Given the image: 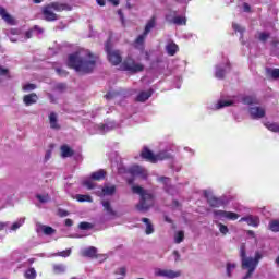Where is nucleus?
I'll use <instances>...</instances> for the list:
<instances>
[{"label": "nucleus", "instance_id": "1", "mask_svg": "<svg viewBox=\"0 0 279 279\" xmlns=\"http://www.w3.org/2000/svg\"><path fill=\"white\" fill-rule=\"evenodd\" d=\"M244 104L245 106H250L248 114L251 119H263L266 114L265 108L260 106H256V98L252 96H232L228 98H220L216 105H214V110H221L222 108H228L230 106H236V104Z\"/></svg>", "mask_w": 279, "mask_h": 279}, {"label": "nucleus", "instance_id": "2", "mask_svg": "<svg viewBox=\"0 0 279 279\" xmlns=\"http://www.w3.org/2000/svg\"><path fill=\"white\" fill-rule=\"evenodd\" d=\"M97 64V56L90 50L74 52L68 58V66L74 69L76 73H92Z\"/></svg>", "mask_w": 279, "mask_h": 279}, {"label": "nucleus", "instance_id": "3", "mask_svg": "<svg viewBox=\"0 0 279 279\" xmlns=\"http://www.w3.org/2000/svg\"><path fill=\"white\" fill-rule=\"evenodd\" d=\"M240 258L242 263V269L247 270L243 279H250L252 278V274L256 271V267H258V263H260V258H263V255L260 254V252H256L255 257H247V255L245 254V244H241Z\"/></svg>", "mask_w": 279, "mask_h": 279}, {"label": "nucleus", "instance_id": "4", "mask_svg": "<svg viewBox=\"0 0 279 279\" xmlns=\"http://www.w3.org/2000/svg\"><path fill=\"white\" fill-rule=\"evenodd\" d=\"M175 151L174 145H169L166 147V149L159 151L158 154L154 155L149 148L144 147L141 156L144 160H147V162H151L153 165H156V162H160L162 160H169L170 158H173V153Z\"/></svg>", "mask_w": 279, "mask_h": 279}, {"label": "nucleus", "instance_id": "5", "mask_svg": "<svg viewBox=\"0 0 279 279\" xmlns=\"http://www.w3.org/2000/svg\"><path fill=\"white\" fill-rule=\"evenodd\" d=\"M73 8L68 3L62 2H51L41 9V14L44 16V21L53 22L58 21V14L54 12H71Z\"/></svg>", "mask_w": 279, "mask_h": 279}, {"label": "nucleus", "instance_id": "6", "mask_svg": "<svg viewBox=\"0 0 279 279\" xmlns=\"http://www.w3.org/2000/svg\"><path fill=\"white\" fill-rule=\"evenodd\" d=\"M132 191L135 193V195L141 196L140 203L136 205V209L140 213H147V210L154 206V194L138 185H133Z\"/></svg>", "mask_w": 279, "mask_h": 279}, {"label": "nucleus", "instance_id": "7", "mask_svg": "<svg viewBox=\"0 0 279 279\" xmlns=\"http://www.w3.org/2000/svg\"><path fill=\"white\" fill-rule=\"evenodd\" d=\"M156 27V17H151L143 32L142 35H140L135 41H134V47L135 49H140V51H143L145 49V39L147 38L149 32H151Z\"/></svg>", "mask_w": 279, "mask_h": 279}, {"label": "nucleus", "instance_id": "8", "mask_svg": "<svg viewBox=\"0 0 279 279\" xmlns=\"http://www.w3.org/2000/svg\"><path fill=\"white\" fill-rule=\"evenodd\" d=\"M117 128H119V123L114 121H108L105 124L89 123L88 132L89 134H106L110 130H117Z\"/></svg>", "mask_w": 279, "mask_h": 279}, {"label": "nucleus", "instance_id": "9", "mask_svg": "<svg viewBox=\"0 0 279 279\" xmlns=\"http://www.w3.org/2000/svg\"><path fill=\"white\" fill-rule=\"evenodd\" d=\"M122 70L128 71L129 73H141L142 71H145V65L141 62H135L134 59L128 57L122 63Z\"/></svg>", "mask_w": 279, "mask_h": 279}, {"label": "nucleus", "instance_id": "10", "mask_svg": "<svg viewBox=\"0 0 279 279\" xmlns=\"http://www.w3.org/2000/svg\"><path fill=\"white\" fill-rule=\"evenodd\" d=\"M213 215L216 221H236L240 217L239 214L234 211H226L221 209L214 210Z\"/></svg>", "mask_w": 279, "mask_h": 279}, {"label": "nucleus", "instance_id": "11", "mask_svg": "<svg viewBox=\"0 0 279 279\" xmlns=\"http://www.w3.org/2000/svg\"><path fill=\"white\" fill-rule=\"evenodd\" d=\"M114 193H117V185L110 183H105L102 187L100 186L94 192L97 197H112Z\"/></svg>", "mask_w": 279, "mask_h": 279}, {"label": "nucleus", "instance_id": "12", "mask_svg": "<svg viewBox=\"0 0 279 279\" xmlns=\"http://www.w3.org/2000/svg\"><path fill=\"white\" fill-rule=\"evenodd\" d=\"M230 61L228 59H223L221 63H218L215 68V77L217 80H223L228 73H230Z\"/></svg>", "mask_w": 279, "mask_h": 279}, {"label": "nucleus", "instance_id": "13", "mask_svg": "<svg viewBox=\"0 0 279 279\" xmlns=\"http://www.w3.org/2000/svg\"><path fill=\"white\" fill-rule=\"evenodd\" d=\"M105 49L107 52V57L109 62H111V64H113L114 66H117L118 64H121V52L119 50H112L110 49V41H107L105 45Z\"/></svg>", "mask_w": 279, "mask_h": 279}, {"label": "nucleus", "instance_id": "14", "mask_svg": "<svg viewBox=\"0 0 279 279\" xmlns=\"http://www.w3.org/2000/svg\"><path fill=\"white\" fill-rule=\"evenodd\" d=\"M166 21L170 25H186V16L179 15L177 11H169L166 14Z\"/></svg>", "mask_w": 279, "mask_h": 279}, {"label": "nucleus", "instance_id": "15", "mask_svg": "<svg viewBox=\"0 0 279 279\" xmlns=\"http://www.w3.org/2000/svg\"><path fill=\"white\" fill-rule=\"evenodd\" d=\"M157 182L163 186V191L169 195H173V193H175V187L171 185V179L167 177H159L157 178Z\"/></svg>", "mask_w": 279, "mask_h": 279}, {"label": "nucleus", "instance_id": "16", "mask_svg": "<svg viewBox=\"0 0 279 279\" xmlns=\"http://www.w3.org/2000/svg\"><path fill=\"white\" fill-rule=\"evenodd\" d=\"M155 276H160L161 278H180L182 276V272L180 270H167V269H158L155 272Z\"/></svg>", "mask_w": 279, "mask_h": 279}, {"label": "nucleus", "instance_id": "17", "mask_svg": "<svg viewBox=\"0 0 279 279\" xmlns=\"http://www.w3.org/2000/svg\"><path fill=\"white\" fill-rule=\"evenodd\" d=\"M204 195L207 199V203L209 204V206H211L213 208H219L220 206H223V203L221 202V198H217L215 196L210 195V192L205 191Z\"/></svg>", "mask_w": 279, "mask_h": 279}, {"label": "nucleus", "instance_id": "18", "mask_svg": "<svg viewBox=\"0 0 279 279\" xmlns=\"http://www.w3.org/2000/svg\"><path fill=\"white\" fill-rule=\"evenodd\" d=\"M129 172L131 175H137L140 178H143V180H147V170L141 166H132L129 169Z\"/></svg>", "mask_w": 279, "mask_h": 279}, {"label": "nucleus", "instance_id": "19", "mask_svg": "<svg viewBox=\"0 0 279 279\" xmlns=\"http://www.w3.org/2000/svg\"><path fill=\"white\" fill-rule=\"evenodd\" d=\"M243 221H245L247 226H252L253 228H258V226H260V218L258 216L248 215L246 217H242L240 219V222H243Z\"/></svg>", "mask_w": 279, "mask_h": 279}, {"label": "nucleus", "instance_id": "20", "mask_svg": "<svg viewBox=\"0 0 279 279\" xmlns=\"http://www.w3.org/2000/svg\"><path fill=\"white\" fill-rule=\"evenodd\" d=\"M0 16L8 25H14V17L3 7H0Z\"/></svg>", "mask_w": 279, "mask_h": 279}, {"label": "nucleus", "instance_id": "21", "mask_svg": "<svg viewBox=\"0 0 279 279\" xmlns=\"http://www.w3.org/2000/svg\"><path fill=\"white\" fill-rule=\"evenodd\" d=\"M51 130H60V123H58V113L50 112L48 116Z\"/></svg>", "mask_w": 279, "mask_h": 279}, {"label": "nucleus", "instance_id": "22", "mask_svg": "<svg viewBox=\"0 0 279 279\" xmlns=\"http://www.w3.org/2000/svg\"><path fill=\"white\" fill-rule=\"evenodd\" d=\"M179 48L178 45L173 41H168L166 45V52L168 53V56H174L175 53H178Z\"/></svg>", "mask_w": 279, "mask_h": 279}, {"label": "nucleus", "instance_id": "23", "mask_svg": "<svg viewBox=\"0 0 279 279\" xmlns=\"http://www.w3.org/2000/svg\"><path fill=\"white\" fill-rule=\"evenodd\" d=\"M82 256H87V258H95L97 256V248L95 246H89L82 251Z\"/></svg>", "mask_w": 279, "mask_h": 279}, {"label": "nucleus", "instance_id": "24", "mask_svg": "<svg viewBox=\"0 0 279 279\" xmlns=\"http://www.w3.org/2000/svg\"><path fill=\"white\" fill-rule=\"evenodd\" d=\"M37 232H44V234L50 236V234H56V229L47 227L45 225H38Z\"/></svg>", "mask_w": 279, "mask_h": 279}, {"label": "nucleus", "instance_id": "25", "mask_svg": "<svg viewBox=\"0 0 279 279\" xmlns=\"http://www.w3.org/2000/svg\"><path fill=\"white\" fill-rule=\"evenodd\" d=\"M106 179V170L100 169L90 174V180L101 181Z\"/></svg>", "mask_w": 279, "mask_h": 279}, {"label": "nucleus", "instance_id": "26", "mask_svg": "<svg viewBox=\"0 0 279 279\" xmlns=\"http://www.w3.org/2000/svg\"><path fill=\"white\" fill-rule=\"evenodd\" d=\"M151 95H154V90L149 89L147 92H141L137 97L136 100L141 101V102H145L147 101V99H149V97H151Z\"/></svg>", "mask_w": 279, "mask_h": 279}, {"label": "nucleus", "instance_id": "27", "mask_svg": "<svg viewBox=\"0 0 279 279\" xmlns=\"http://www.w3.org/2000/svg\"><path fill=\"white\" fill-rule=\"evenodd\" d=\"M36 101H38V95L35 93L24 96V104L26 106H32V104H36Z\"/></svg>", "mask_w": 279, "mask_h": 279}, {"label": "nucleus", "instance_id": "28", "mask_svg": "<svg viewBox=\"0 0 279 279\" xmlns=\"http://www.w3.org/2000/svg\"><path fill=\"white\" fill-rule=\"evenodd\" d=\"M101 204L107 215L114 217L116 213H114V209H112V205L110 204V201H102Z\"/></svg>", "mask_w": 279, "mask_h": 279}, {"label": "nucleus", "instance_id": "29", "mask_svg": "<svg viewBox=\"0 0 279 279\" xmlns=\"http://www.w3.org/2000/svg\"><path fill=\"white\" fill-rule=\"evenodd\" d=\"M61 156L62 158H71V156H73V149L68 145L61 146Z\"/></svg>", "mask_w": 279, "mask_h": 279}, {"label": "nucleus", "instance_id": "30", "mask_svg": "<svg viewBox=\"0 0 279 279\" xmlns=\"http://www.w3.org/2000/svg\"><path fill=\"white\" fill-rule=\"evenodd\" d=\"M143 223L146 225V234H154V225L149 221V218H143L142 219Z\"/></svg>", "mask_w": 279, "mask_h": 279}, {"label": "nucleus", "instance_id": "31", "mask_svg": "<svg viewBox=\"0 0 279 279\" xmlns=\"http://www.w3.org/2000/svg\"><path fill=\"white\" fill-rule=\"evenodd\" d=\"M266 73H267V75H269V77H271L272 80H279V69L267 68V69H266Z\"/></svg>", "mask_w": 279, "mask_h": 279}, {"label": "nucleus", "instance_id": "32", "mask_svg": "<svg viewBox=\"0 0 279 279\" xmlns=\"http://www.w3.org/2000/svg\"><path fill=\"white\" fill-rule=\"evenodd\" d=\"M111 167L112 169H117L118 173H123V165L119 162V157L116 158V160L111 159Z\"/></svg>", "mask_w": 279, "mask_h": 279}, {"label": "nucleus", "instance_id": "33", "mask_svg": "<svg viewBox=\"0 0 279 279\" xmlns=\"http://www.w3.org/2000/svg\"><path fill=\"white\" fill-rule=\"evenodd\" d=\"M216 226L218 227V230L221 234L226 235L230 230L228 229V226L219 222V220H215Z\"/></svg>", "mask_w": 279, "mask_h": 279}, {"label": "nucleus", "instance_id": "34", "mask_svg": "<svg viewBox=\"0 0 279 279\" xmlns=\"http://www.w3.org/2000/svg\"><path fill=\"white\" fill-rule=\"evenodd\" d=\"M37 276H38V274L36 272V269H34V268H28L24 274V278H26V279H36Z\"/></svg>", "mask_w": 279, "mask_h": 279}, {"label": "nucleus", "instance_id": "35", "mask_svg": "<svg viewBox=\"0 0 279 279\" xmlns=\"http://www.w3.org/2000/svg\"><path fill=\"white\" fill-rule=\"evenodd\" d=\"M76 202H89L93 203V197L86 194H77L75 196Z\"/></svg>", "mask_w": 279, "mask_h": 279}, {"label": "nucleus", "instance_id": "36", "mask_svg": "<svg viewBox=\"0 0 279 279\" xmlns=\"http://www.w3.org/2000/svg\"><path fill=\"white\" fill-rule=\"evenodd\" d=\"M36 197L40 204H47L48 202H51V196H49V194H37Z\"/></svg>", "mask_w": 279, "mask_h": 279}, {"label": "nucleus", "instance_id": "37", "mask_svg": "<svg viewBox=\"0 0 279 279\" xmlns=\"http://www.w3.org/2000/svg\"><path fill=\"white\" fill-rule=\"evenodd\" d=\"M268 228L271 232H279V219L271 220Z\"/></svg>", "mask_w": 279, "mask_h": 279}, {"label": "nucleus", "instance_id": "38", "mask_svg": "<svg viewBox=\"0 0 279 279\" xmlns=\"http://www.w3.org/2000/svg\"><path fill=\"white\" fill-rule=\"evenodd\" d=\"M265 125H266L267 130H269L270 132H276L279 134V124L278 123L267 122Z\"/></svg>", "mask_w": 279, "mask_h": 279}, {"label": "nucleus", "instance_id": "39", "mask_svg": "<svg viewBox=\"0 0 279 279\" xmlns=\"http://www.w3.org/2000/svg\"><path fill=\"white\" fill-rule=\"evenodd\" d=\"M23 223H25V218H20L19 220H16L15 222L12 223L11 230L12 231L19 230V228H21V226H23Z\"/></svg>", "mask_w": 279, "mask_h": 279}, {"label": "nucleus", "instance_id": "40", "mask_svg": "<svg viewBox=\"0 0 279 279\" xmlns=\"http://www.w3.org/2000/svg\"><path fill=\"white\" fill-rule=\"evenodd\" d=\"M184 241V231H178L174 233V243L180 244Z\"/></svg>", "mask_w": 279, "mask_h": 279}, {"label": "nucleus", "instance_id": "41", "mask_svg": "<svg viewBox=\"0 0 279 279\" xmlns=\"http://www.w3.org/2000/svg\"><path fill=\"white\" fill-rule=\"evenodd\" d=\"M34 32H37V34H43L44 29L40 26H34L32 31L26 32V39L32 38V34H34Z\"/></svg>", "mask_w": 279, "mask_h": 279}, {"label": "nucleus", "instance_id": "42", "mask_svg": "<svg viewBox=\"0 0 279 279\" xmlns=\"http://www.w3.org/2000/svg\"><path fill=\"white\" fill-rule=\"evenodd\" d=\"M53 271L54 274H64V271H66V267L64 264H57L53 266Z\"/></svg>", "mask_w": 279, "mask_h": 279}, {"label": "nucleus", "instance_id": "43", "mask_svg": "<svg viewBox=\"0 0 279 279\" xmlns=\"http://www.w3.org/2000/svg\"><path fill=\"white\" fill-rule=\"evenodd\" d=\"M236 269V264L234 263H228L227 264V276L229 278H232V271Z\"/></svg>", "mask_w": 279, "mask_h": 279}, {"label": "nucleus", "instance_id": "44", "mask_svg": "<svg viewBox=\"0 0 279 279\" xmlns=\"http://www.w3.org/2000/svg\"><path fill=\"white\" fill-rule=\"evenodd\" d=\"M53 256H61L62 258H69V256H71V248L56 253Z\"/></svg>", "mask_w": 279, "mask_h": 279}, {"label": "nucleus", "instance_id": "45", "mask_svg": "<svg viewBox=\"0 0 279 279\" xmlns=\"http://www.w3.org/2000/svg\"><path fill=\"white\" fill-rule=\"evenodd\" d=\"M3 77H10L8 69L0 66V82H3Z\"/></svg>", "mask_w": 279, "mask_h": 279}, {"label": "nucleus", "instance_id": "46", "mask_svg": "<svg viewBox=\"0 0 279 279\" xmlns=\"http://www.w3.org/2000/svg\"><path fill=\"white\" fill-rule=\"evenodd\" d=\"M83 185L86 186V189H88V191H93V189H95V183L90 180H85L83 182Z\"/></svg>", "mask_w": 279, "mask_h": 279}, {"label": "nucleus", "instance_id": "47", "mask_svg": "<svg viewBox=\"0 0 279 279\" xmlns=\"http://www.w3.org/2000/svg\"><path fill=\"white\" fill-rule=\"evenodd\" d=\"M232 27L234 29V32H239V34H241V36H243V32H245V28H243L241 25L233 23Z\"/></svg>", "mask_w": 279, "mask_h": 279}, {"label": "nucleus", "instance_id": "48", "mask_svg": "<svg viewBox=\"0 0 279 279\" xmlns=\"http://www.w3.org/2000/svg\"><path fill=\"white\" fill-rule=\"evenodd\" d=\"M56 73L60 77H66V75H69V72H66V70H62V68H56Z\"/></svg>", "mask_w": 279, "mask_h": 279}, {"label": "nucleus", "instance_id": "49", "mask_svg": "<svg viewBox=\"0 0 279 279\" xmlns=\"http://www.w3.org/2000/svg\"><path fill=\"white\" fill-rule=\"evenodd\" d=\"M78 228L81 230H90V228H93V225H90V222H81L78 225Z\"/></svg>", "mask_w": 279, "mask_h": 279}, {"label": "nucleus", "instance_id": "50", "mask_svg": "<svg viewBox=\"0 0 279 279\" xmlns=\"http://www.w3.org/2000/svg\"><path fill=\"white\" fill-rule=\"evenodd\" d=\"M105 97L106 99H116V97H119V92H109Z\"/></svg>", "mask_w": 279, "mask_h": 279}, {"label": "nucleus", "instance_id": "51", "mask_svg": "<svg viewBox=\"0 0 279 279\" xmlns=\"http://www.w3.org/2000/svg\"><path fill=\"white\" fill-rule=\"evenodd\" d=\"M23 90H25V92L36 90V85L32 84V83L26 84V85L23 86Z\"/></svg>", "mask_w": 279, "mask_h": 279}, {"label": "nucleus", "instance_id": "52", "mask_svg": "<svg viewBox=\"0 0 279 279\" xmlns=\"http://www.w3.org/2000/svg\"><path fill=\"white\" fill-rule=\"evenodd\" d=\"M259 40H262V43H265V40H267V38H269V33H259Z\"/></svg>", "mask_w": 279, "mask_h": 279}, {"label": "nucleus", "instance_id": "53", "mask_svg": "<svg viewBox=\"0 0 279 279\" xmlns=\"http://www.w3.org/2000/svg\"><path fill=\"white\" fill-rule=\"evenodd\" d=\"M274 56H277L279 58V43H276L272 49Z\"/></svg>", "mask_w": 279, "mask_h": 279}, {"label": "nucleus", "instance_id": "54", "mask_svg": "<svg viewBox=\"0 0 279 279\" xmlns=\"http://www.w3.org/2000/svg\"><path fill=\"white\" fill-rule=\"evenodd\" d=\"M141 56H144V59L148 62L150 54L149 51H145V49L141 50Z\"/></svg>", "mask_w": 279, "mask_h": 279}, {"label": "nucleus", "instance_id": "55", "mask_svg": "<svg viewBox=\"0 0 279 279\" xmlns=\"http://www.w3.org/2000/svg\"><path fill=\"white\" fill-rule=\"evenodd\" d=\"M58 215L59 217H69V211L64 209H59Z\"/></svg>", "mask_w": 279, "mask_h": 279}, {"label": "nucleus", "instance_id": "56", "mask_svg": "<svg viewBox=\"0 0 279 279\" xmlns=\"http://www.w3.org/2000/svg\"><path fill=\"white\" fill-rule=\"evenodd\" d=\"M10 226V222H0V232Z\"/></svg>", "mask_w": 279, "mask_h": 279}, {"label": "nucleus", "instance_id": "57", "mask_svg": "<svg viewBox=\"0 0 279 279\" xmlns=\"http://www.w3.org/2000/svg\"><path fill=\"white\" fill-rule=\"evenodd\" d=\"M117 274H118L119 276H125V268H123V267L119 268L118 271H117Z\"/></svg>", "mask_w": 279, "mask_h": 279}, {"label": "nucleus", "instance_id": "58", "mask_svg": "<svg viewBox=\"0 0 279 279\" xmlns=\"http://www.w3.org/2000/svg\"><path fill=\"white\" fill-rule=\"evenodd\" d=\"M246 234H247V236H252L253 239L256 238V233H254V231H252V230H248V231L246 232Z\"/></svg>", "mask_w": 279, "mask_h": 279}, {"label": "nucleus", "instance_id": "59", "mask_svg": "<svg viewBox=\"0 0 279 279\" xmlns=\"http://www.w3.org/2000/svg\"><path fill=\"white\" fill-rule=\"evenodd\" d=\"M65 226H66L68 228H71V226H73V220L66 219V220H65Z\"/></svg>", "mask_w": 279, "mask_h": 279}, {"label": "nucleus", "instance_id": "60", "mask_svg": "<svg viewBox=\"0 0 279 279\" xmlns=\"http://www.w3.org/2000/svg\"><path fill=\"white\" fill-rule=\"evenodd\" d=\"M173 255H174V260H180V253H178V251H174Z\"/></svg>", "mask_w": 279, "mask_h": 279}, {"label": "nucleus", "instance_id": "61", "mask_svg": "<svg viewBox=\"0 0 279 279\" xmlns=\"http://www.w3.org/2000/svg\"><path fill=\"white\" fill-rule=\"evenodd\" d=\"M243 10H244V12H250V4L244 3L243 4Z\"/></svg>", "mask_w": 279, "mask_h": 279}, {"label": "nucleus", "instance_id": "62", "mask_svg": "<svg viewBox=\"0 0 279 279\" xmlns=\"http://www.w3.org/2000/svg\"><path fill=\"white\" fill-rule=\"evenodd\" d=\"M98 5H106V0H96Z\"/></svg>", "mask_w": 279, "mask_h": 279}, {"label": "nucleus", "instance_id": "63", "mask_svg": "<svg viewBox=\"0 0 279 279\" xmlns=\"http://www.w3.org/2000/svg\"><path fill=\"white\" fill-rule=\"evenodd\" d=\"M57 88H60V89L62 90V89L66 88V85H64V84H58V85H57Z\"/></svg>", "mask_w": 279, "mask_h": 279}, {"label": "nucleus", "instance_id": "64", "mask_svg": "<svg viewBox=\"0 0 279 279\" xmlns=\"http://www.w3.org/2000/svg\"><path fill=\"white\" fill-rule=\"evenodd\" d=\"M113 5H119V0H109Z\"/></svg>", "mask_w": 279, "mask_h": 279}]
</instances>
